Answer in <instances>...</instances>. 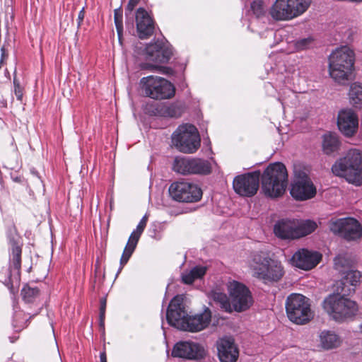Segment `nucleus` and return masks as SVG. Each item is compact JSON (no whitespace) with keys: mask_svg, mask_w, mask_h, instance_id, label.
<instances>
[{"mask_svg":"<svg viewBox=\"0 0 362 362\" xmlns=\"http://www.w3.org/2000/svg\"><path fill=\"white\" fill-rule=\"evenodd\" d=\"M253 277L263 284L270 285L279 281L284 275V269L280 261L273 259L264 251L251 255L248 262Z\"/></svg>","mask_w":362,"mask_h":362,"instance_id":"obj_1","label":"nucleus"},{"mask_svg":"<svg viewBox=\"0 0 362 362\" xmlns=\"http://www.w3.org/2000/svg\"><path fill=\"white\" fill-rule=\"evenodd\" d=\"M355 54L348 46L335 49L329 57V74L338 83L345 84L352 79Z\"/></svg>","mask_w":362,"mask_h":362,"instance_id":"obj_2","label":"nucleus"},{"mask_svg":"<svg viewBox=\"0 0 362 362\" xmlns=\"http://www.w3.org/2000/svg\"><path fill=\"white\" fill-rule=\"evenodd\" d=\"M332 173L346 179L356 186L362 185V151L357 148L349 150L332 167Z\"/></svg>","mask_w":362,"mask_h":362,"instance_id":"obj_3","label":"nucleus"},{"mask_svg":"<svg viewBox=\"0 0 362 362\" xmlns=\"http://www.w3.org/2000/svg\"><path fill=\"white\" fill-rule=\"evenodd\" d=\"M345 295L330 294L322 302V308L329 317L338 322H343L354 317L358 312V304Z\"/></svg>","mask_w":362,"mask_h":362,"instance_id":"obj_4","label":"nucleus"},{"mask_svg":"<svg viewBox=\"0 0 362 362\" xmlns=\"http://www.w3.org/2000/svg\"><path fill=\"white\" fill-rule=\"evenodd\" d=\"M288 184L286 166L281 163L270 164L262 176V190L269 197H278L285 192Z\"/></svg>","mask_w":362,"mask_h":362,"instance_id":"obj_5","label":"nucleus"},{"mask_svg":"<svg viewBox=\"0 0 362 362\" xmlns=\"http://www.w3.org/2000/svg\"><path fill=\"white\" fill-rule=\"evenodd\" d=\"M172 143L180 152L192 154L199 148L201 138L195 126L183 124L172 134Z\"/></svg>","mask_w":362,"mask_h":362,"instance_id":"obj_6","label":"nucleus"},{"mask_svg":"<svg viewBox=\"0 0 362 362\" xmlns=\"http://www.w3.org/2000/svg\"><path fill=\"white\" fill-rule=\"evenodd\" d=\"M288 318L297 325H305L313 317L310 299L300 293L290 294L285 303Z\"/></svg>","mask_w":362,"mask_h":362,"instance_id":"obj_7","label":"nucleus"},{"mask_svg":"<svg viewBox=\"0 0 362 362\" xmlns=\"http://www.w3.org/2000/svg\"><path fill=\"white\" fill-rule=\"evenodd\" d=\"M329 228L334 234H338L348 241L356 240L362 236V228L359 222L351 217L331 219Z\"/></svg>","mask_w":362,"mask_h":362,"instance_id":"obj_8","label":"nucleus"},{"mask_svg":"<svg viewBox=\"0 0 362 362\" xmlns=\"http://www.w3.org/2000/svg\"><path fill=\"white\" fill-rule=\"evenodd\" d=\"M227 288L230 297L233 310L242 312L248 309L252 303V298L249 288L237 281H230Z\"/></svg>","mask_w":362,"mask_h":362,"instance_id":"obj_9","label":"nucleus"},{"mask_svg":"<svg viewBox=\"0 0 362 362\" xmlns=\"http://www.w3.org/2000/svg\"><path fill=\"white\" fill-rule=\"evenodd\" d=\"M169 194L173 199L181 202H196L202 197V189L187 182H176L169 187Z\"/></svg>","mask_w":362,"mask_h":362,"instance_id":"obj_10","label":"nucleus"},{"mask_svg":"<svg viewBox=\"0 0 362 362\" xmlns=\"http://www.w3.org/2000/svg\"><path fill=\"white\" fill-rule=\"evenodd\" d=\"M316 194V188L310 177L303 172H295L291 194L296 200H307Z\"/></svg>","mask_w":362,"mask_h":362,"instance_id":"obj_11","label":"nucleus"},{"mask_svg":"<svg viewBox=\"0 0 362 362\" xmlns=\"http://www.w3.org/2000/svg\"><path fill=\"white\" fill-rule=\"evenodd\" d=\"M259 177L260 173L259 171L236 176L233 182V189L241 196L252 197L259 189Z\"/></svg>","mask_w":362,"mask_h":362,"instance_id":"obj_12","label":"nucleus"},{"mask_svg":"<svg viewBox=\"0 0 362 362\" xmlns=\"http://www.w3.org/2000/svg\"><path fill=\"white\" fill-rule=\"evenodd\" d=\"M187 315L183 296L180 295L175 296L171 300L166 313V318L168 323L180 329L181 327L185 326L183 322Z\"/></svg>","mask_w":362,"mask_h":362,"instance_id":"obj_13","label":"nucleus"},{"mask_svg":"<svg viewBox=\"0 0 362 362\" xmlns=\"http://www.w3.org/2000/svg\"><path fill=\"white\" fill-rule=\"evenodd\" d=\"M136 36L141 40L150 38L155 31V22L148 12L139 8L135 13Z\"/></svg>","mask_w":362,"mask_h":362,"instance_id":"obj_14","label":"nucleus"},{"mask_svg":"<svg viewBox=\"0 0 362 362\" xmlns=\"http://www.w3.org/2000/svg\"><path fill=\"white\" fill-rule=\"evenodd\" d=\"M172 355L174 357L198 360L204 358L205 350L197 343L182 341L175 344Z\"/></svg>","mask_w":362,"mask_h":362,"instance_id":"obj_15","label":"nucleus"},{"mask_svg":"<svg viewBox=\"0 0 362 362\" xmlns=\"http://www.w3.org/2000/svg\"><path fill=\"white\" fill-rule=\"evenodd\" d=\"M146 222L147 215L146 214L137 225L136 228L131 233L122 255L120 259V267L117 273V276L121 272L123 267L128 262L129 258L134 252L139 238L146 226Z\"/></svg>","mask_w":362,"mask_h":362,"instance_id":"obj_16","label":"nucleus"},{"mask_svg":"<svg viewBox=\"0 0 362 362\" xmlns=\"http://www.w3.org/2000/svg\"><path fill=\"white\" fill-rule=\"evenodd\" d=\"M321 259L322 255L319 252L301 249L293 254L291 261L296 267L303 270H310L314 268Z\"/></svg>","mask_w":362,"mask_h":362,"instance_id":"obj_17","label":"nucleus"},{"mask_svg":"<svg viewBox=\"0 0 362 362\" xmlns=\"http://www.w3.org/2000/svg\"><path fill=\"white\" fill-rule=\"evenodd\" d=\"M358 124V117L352 110L345 109L339 112L337 126L344 136H353L357 131Z\"/></svg>","mask_w":362,"mask_h":362,"instance_id":"obj_18","label":"nucleus"},{"mask_svg":"<svg viewBox=\"0 0 362 362\" xmlns=\"http://www.w3.org/2000/svg\"><path fill=\"white\" fill-rule=\"evenodd\" d=\"M218 356L221 362H236L239 351L231 337H223L217 341Z\"/></svg>","mask_w":362,"mask_h":362,"instance_id":"obj_19","label":"nucleus"},{"mask_svg":"<svg viewBox=\"0 0 362 362\" xmlns=\"http://www.w3.org/2000/svg\"><path fill=\"white\" fill-rule=\"evenodd\" d=\"M211 318V313L209 309L206 308L203 313L195 315L186 316L183 322L185 325L181 327V330L196 332L206 328L210 323Z\"/></svg>","mask_w":362,"mask_h":362,"instance_id":"obj_20","label":"nucleus"},{"mask_svg":"<svg viewBox=\"0 0 362 362\" xmlns=\"http://www.w3.org/2000/svg\"><path fill=\"white\" fill-rule=\"evenodd\" d=\"M143 54L145 61L139 64L141 69L149 71L158 69V39L154 38L152 42L147 44Z\"/></svg>","mask_w":362,"mask_h":362,"instance_id":"obj_21","label":"nucleus"},{"mask_svg":"<svg viewBox=\"0 0 362 362\" xmlns=\"http://www.w3.org/2000/svg\"><path fill=\"white\" fill-rule=\"evenodd\" d=\"M342 277L340 281L341 293L343 295H351L355 292L356 286L360 282L361 274L356 270H347L341 273Z\"/></svg>","mask_w":362,"mask_h":362,"instance_id":"obj_22","label":"nucleus"},{"mask_svg":"<svg viewBox=\"0 0 362 362\" xmlns=\"http://www.w3.org/2000/svg\"><path fill=\"white\" fill-rule=\"evenodd\" d=\"M274 233L281 239L298 238L296 233V221L281 219L277 221L274 226Z\"/></svg>","mask_w":362,"mask_h":362,"instance_id":"obj_23","label":"nucleus"},{"mask_svg":"<svg viewBox=\"0 0 362 362\" xmlns=\"http://www.w3.org/2000/svg\"><path fill=\"white\" fill-rule=\"evenodd\" d=\"M287 0H276L269 10L272 18L276 21H290L293 19Z\"/></svg>","mask_w":362,"mask_h":362,"instance_id":"obj_24","label":"nucleus"},{"mask_svg":"<svg viewBox=\"0 0 362 362\" xmlns=\"http://www.w3.org/2000/svg\"><path fill=\"white\" fill-rule=\"evenodd\" d=\"M139 86L142 95L151 99H158V77L148 76L141 78Z\"/></svg>","mask_w":362,"mask_h":362,"instance_id":"obj_25","label":"nucleus"},{"mask_svg":"<svg viewBox=\"0 0 362 362\" xmlns=\"http://www.w3.org/2000/svg\"><path fill=\"white\" fill-rule=\"evenodd\" d=\"M320 346L325 350L337 348L341 343V338L332 330H322L319 334Z\"/></svg>","mask_w":362,"mask_h":362,"instance_id":"obj_26","label":"nucleus"},{"mask_svg":"<svg viewBox=\"0 0 362 362\" xmlns=\"http://www.w3.org/2000/svg\"><path fill=\"white\" fill-rule=\"evenodd\" d=\"M207 269L206 266H195L182 273V281L185 284H192L195 280L202 279L206 274Z\"/></svg>","mask_w":362,"mask_h":362,"instance_id":"obj_27","label":"nucleus"},{"mask_svg":"<svg viewBox=\"0 0 362 362\" xmlns=\"http://www.w3.org/2000/svg\"><path fill=\"white\" fill-rule=\"evenodd\" d=\"M192 158L177 156L174 159L173 169L175 172L182 175H192Z\"/></svg>","mask_w":362,"mask_h":362,"instance_id":"obj_28","label":"nucleus"},{"mask_svg":"<svg viewBox=\"0 0 362 362\" xmlns=\"http://www.w3.org/2000/svg\"><path fill=\"white\" fill-rule=\"evenodd\" d=\"M340 142L335 134H325L322 137V151L327 155L337 151L339 148Z\"/></svg>","mask_w":362,"mask_h":362,"instance_id":"obj_29","label":"nucleus"},{"mask_svg":"<svg viewBox=\"0 0 362 362\" xmlns=\"http://www.w3.org/2000/svg\"><path fill=\"white\" fill-rule=\"evenodd\" d=\"M192 175H208L211 172V165L209 161L200 158H192Z\"/></svg>","mask_w":362,"mask_h":362,"instance_id":"obj_30","label":"nucleus"},{"mask_svg":"<svg viewBox=\"0 0 362 362\" xmlns=\"http://www.w3.org/2000/svg\"><path fill=\"white\" fill-rule=\"evenodd\" d=\"M293 18L303 14L310 7L312 0H287Z\"/></svg>","mask_w":362,"mask_h":362,"instance_id":"obj_31","label":"nucleus"},{"mask_svg":"<svg viewBox=\"0 0 362 362\" xmlns=\"http://www.w3.org/2000/svg\"><path fill=\"white\" fill-rule=\"evenodd\" d=\"M174 49L170 43L162 36L160 37V64L168 63L174 55Z\"/></svg>","mask_w":362,"mask_h":362,"instance_id":"obj_32","label":"nucleus"},{"mask_svg":"<svg viewBox=\"0 0 362 362\" xmlns=\"http://www.w3.org/2000/svg\"><path fill=\"white\" fill-rule=\"evenodd\" d=\"M350 103L356 108L362 107V84L353 83L349 90Z\"/></svg>","mask_w":362,"mask_h":362,"instance_id":"obj_33","label":"nucleus"},{"mask_svg":"<svg viewBox=\"0 0 362 362\" xmlns=\"http://www.w3.org/2000/svg\"><path fill=\"white\" fill-rule=\"evenodd\" d=\"M211 296L215 302L218 303L221 309L228 313L233 311L230 301L226 293L215 290L211 291Z\"/></svg>","mask_w":362,"mask_h":362,"instance_id":"obj_34","label":"nucleus"},{"mask_svg":"<svg viewBox=\"0 0 362 362\" xmlns=\"http://www.w3.org/2000/svg\"><path fill=\"white\" fill-rule=\"evenodd\" d=\"M316 228L317 223L313 221H296V233L298 238L311 233L316 229Z\"/></svg>","mask_w":362,"mask_h":362,"instance_id":"obj_35","label":"nucleus"},{"mask_svg":"<svg viewBox=\"0 0 362 362\" xmlns=\"http://www.w3.org/2000/svg\"><path fill=\"white\" fill-rule=\"evenodd\" d=\"M175 93L174 84L160 77V99H169L173 98Z\"/></svg>","mask_w":362,"mask_h":362,"instance_id":"obj_36","label":"nucleus"},{"mask_svg":"<svg viewBox=\"0 0 362 362\" xmlns=\"http://www.w3.org/2000/svg\"><path fill=\"white\" fill-rule=\"evenodd\" d=\"M182 113L181 107L176 105H160V117L176 118L180 117Z\"/></svg>","mask_w":362,"mask_h":362,"instance_id":"obj_37","label":"nucleus"},{"mask_svg":"<svg viewBox=\"0 0 362 362\" xmlns=\"http://www.w3.org/2000/svg\"><path fill=\"white\" fill-rule=\"evenodd\" d=\"M143 110L150 117H156L158 114V99L149 98L145 102Z\"/></svg>","mask_w":362,"mask_h":362,"instance_id":"obj_38","label":"nucleus"},{"mask_svg":"<svg viewBox=\"0 0 362 362\" xmlns=\"http://www.w3.org/2000/svg\"><path fill=\"white\" fill-rule=\"evenodd\" d=\"M21 248L16 243H12V253L11 257V267L14 269L19 270L21 263Z\"/></svg>","mask_w":362,"mask_h":362,"instance_id":"obj_39","label":"nucleus"},{"mask_svg":"<svg viewBox=\"0 0 362 362\" xmlns=\"http://www.w3.org/2000/svg\"><path fill=\"white\" fill-rule=\"evenodd\" d=\"M294 47L296 51L300 52L310 49L313 47L314 40L311 37L306 38H302L293 42Z\"/></svg>","mask_w":362,"mask_h":362,"instance_id":"obj_40","label":"nucleus"},{"mask_svg":"<svg viewBox=\"0 0 362 362\" xmlns=\"http://www.w3.org/2000/svg\"><path fill=\"white\" fill-rule=\"evenodd\" d=\"M334 263L335 269H337L339 273L349 270V262L342 255L336 257L334 259Z\"/></svg>","mask_w":362,"mask_h":362,"instance_id":"obj_41","label":"nucleus"},{"mask_svg":"<svg viewBox=\"0 0 362 362\" xmlns=\"http://www.w3.org/2000/svg\"><path fill=\"white\" fill-rule=\"evenodd\" d=\"M21 294L23 296V300L26 303H31L33 299L38 296L39 290L37 288L25 286L22 289Z\"/></svg>","mask_w":362,"mask_h":362,"instance_id":"obj_42","label":"nucleus"},{"mask_svg":"<svg viewBox=\"0 0 362 362\" xmlns=\"http://www.w3.org/2000/svg\"><path fill=\"white\" fill-rule=\"evenodd\" d=\"M114 21L118 36L120 38L123 31L122 11L121 8H117L115 10Z\"/></svg>","mask_w":362,"mask_h":362,"instance_id":"obj_43","label":"nucleus"},{"mask_svg":"<svg viewBox=\"0 0 362 362\" xmlns=\"http://www.w3.org/2000/svg\"><path fill=\"white\" fill-rule=\"evenodd\" d=\"M251 10L256 17L259 18L264 13L263 3L261 1H255L251 4Z\"/></svg>","mask_w":362,"mask_h":362,"instance_id":"obj_44","label":"nucleus"},{"mask_svg":"<svg viewBox=\"0 0 362 362\" xmlns=\"http://www.w3.org/2000/svg\"><path fill=\"white\" fill-rule=\"evenodd\" d=\"M139 1L140 0H129L127 6L125 8V16L127 19L131 16L132 11L139 3Z\"/></svg>","mask_w":362,"mask_h":362,"instance_id":"obj_45","label":"nucleus"},{"mask_svg":"<svg viewBox=\"0 0 362 362\" xmlns=\"http://www.w3.org/2000/svg\"><path fill=\"white\" fill-rule=\"evenodd\" d=\"M160 74L170 77L175 74V71L171 67L160 65Z\"/></svg>","mask_w":362,"mask_h":362,"instance_id":"obj_46","label":"nucleus"},{"mask_svg":"<svg viewBox=\"0 0 362 362\" xmlns=\"http://www.w3.org/2000/svg\"><path fill=\"white\" fill-rule=\"evenodd\" d=\"M106 298H103L100 299V315H105V309H106Z\"/></svg>","mask_w":362,"mask_h":362,"instance_id":"obj_47","label":"nucleus"},{"mask_svg":"<svg viewBox=\"0 0 362 362\" xmlns=\"http://www.w3.org/2000/svg\"><path fill=\"white\" fill-rule=\"evenodd\" d=\"M84 16H85V11H84V8H83L78 13V27L81 26V23L83 22V19H84Z\"/></svg>","mask_w":362,"mask_h":362,"instance_id":"obj_48","label":"nucleus"},{"mask_svg":"<svg viewBox=\"0 0 362 362\" xmlns=\"http://www.w3.org/2000/svg\"><path fill=\"white\" fill-rule=\"evenodd\" d=\"M105 315H99V326L100 328L104 332L105 330Z\"/></svg>","mask_w":362,"mask_h":362,"instance_id":"obj_49","label":"nucleus"},{"mask_svg":"<svg viewBox=\"0 0 362 362\" xmlns=\"http://www.w3.org/2000/svg\"><path fill=\"white\" fill-rule=\"evenodd\" d=\"M15 94L18 100H21L22 99V93L20 88L19 85H17L15 88Z\"/></svg>","mask_w":362,"mask_h":362,"instance_id":"obj_50","label":"nucleus"},{"mask_svg":"<svg viewBox=\"0 0 362 362\" xmlns=\"http://www.w3.org/2000/svg\"><path fill=\"white\" fill-rule=\"evenodd\" d=\"M100 362H107V357L105 352H102L100 354Z\"/></svg>","mask_w":362,"mask_h":362,"instance_id":"obj_51","label":"nucleus"},{"mask_svg":"<svg viewBox=\"0 0 362 362\" xmlns=\"http://www.w3.org/2000/svg\"><path fill=\"white\" fill-rule=\"evenodd\" d=\"M153 162H154V157L152 156L151 158V162H150V164L148 165V170H152L153 168Z\"/></svg>","mask_w":362,"mask_h":362,"instance_id":"obj_52","label":"nucleus"},{"mask_svg":"<svg viewBox=\"0 0 362 362\" xmlns=\"http://www.w3.org/2000/svg\"><path fill=\"white\" fill-rule=\"evenodd\" d=\"M359 328H360V332L362 333V323L360 325Z\"/></svg>","mask_w":362,"mask_h":362,"instance_id":"obj_53","label":"nucleus"},{"mask_svg":"<svg viewBox=\"0 0 362 362\" xmlns=\"http://www.w3.org/2000/svg\"><path fill=\"white\" fill-rule=\"evenodd\" d=\"M13 83H14L15 86H16V79H14Z\"/></svg>","mask_w":362,"mask_h":362,"instance_id":"obj_54","label":"nucleus"}]
</instances>
